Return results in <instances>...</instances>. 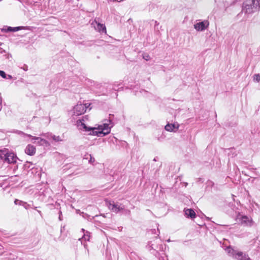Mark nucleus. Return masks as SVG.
Returning <instances> with one entry per match:
<instances>
[{"mask_svg":"<svg viewBox=\"0 0 260 260\" xmlns=\"http://www.w3.org/2000/svg\"><path fill=\"white\" fill-rule=\"evenodd\" d=\"M25 152L29 155H34L36 153V148L33 145L28 144L25 149Z\"/></svg>","mask_w":260,"mask_h":260,"instance_id":"12","label":"nucleus"},{"mask_svg":"<svg viewBox=\"0 0 260 260\" xmlns=\"http://www.w3.org/2000/svg\"><path fill=\"white\" fill-rule=\"evenodd\" d=\"M170 241H170V239H168V240H167V242H170Z\"/></svg>","mask_w":260,"mask_h":260,"instance_id":"25","label":"nucleus"},{"mask_svg":"<svg viewBox=\"0 0 260 260\" xmlns=\"http://www.w3.org/2000/svg\"><path fill=\"white\" fill-rule=\"evenodd\" d=\"M106 205L110 210L115 213H118L124 209V206L121 204H119L118 203H115L113 201H107Z\"/></svg>","mask_w":260,"mask_h":260,"instance_id":"5","label":"nucleus"},{"mask_svg":"<svg viewBox=\"0 0 260 260\" xmlns=\"http://www.w3.org/2000/svg\"><path fill=\"white\" fill-rule=\"evenodd\" d=\"M0 76L3 78H7V75L4 71H0Z\"/></svg>","mask_w":260,"mask_h":260,"instance_id":"19","label":"nucleus"},{"mask_svg":"<svg viewBox=\"0 0 260 260\" xmlns=\"http://www.w3.org/2000/svg\"><path fill=\"white\" fill-rule=\"evenodd\" d=\"M38 212L40 214H41V211H40L38 210Z\"/></svg>","mask_w":260,"mask_h":260,"instance_id":"26","label":"nucleus"},{"mask_svg":"<svg viewBox=\"0 0 260 260\" xmlns=\"http://www.w3.org/2000/svg\"><path fill=\"white\" fill-rule=\"evenodd\" d=\"M256 2L257 3V7H258V9H260V0H256Z\"/></svg>","mask_w":260,"mask_h":260,"instance_id":"22","label":"nucleus"},{"mask_svg":"<svg viewBox=\"0 0 260 260\" xmlns=\"http://www.w3.org/2000/svg\"><path fill=\"white\" fill-rule=\"evenodd\" d=\"M89 106V105H88V104H80L76 105L73 109V115L79 116L84 113Z\"/></svg>","mask_w":260,"mask_h":260,"instance_id":"6","label":"nucleus"},{"mask_svg":"<svg viewBox=\"0 0 260 260\" xmlns=\"http://www.w3.org/2000/svg\"><path fill=\"white\" fill-rule=\"evenodd\" d=\"M209 22L207 20L199 21L193 25L194 28L198 31H203L208 27Z\"/></svg>","mask_w":260,"mask_h":260,"instance_id":"7","label":"nucleus"},{"mask_svg":"<svg viewBox=\"0 0 260 260\" xmlns=\"http://www.w3.org/2000/svg\"><path fill=\"white\" fill-rule=\"evenodd\" d=\"M84 159H89V162L92 163L94 162L95 159L91 156V154H87L84 155Z\"/></svg>","mask_w":260,"mask_h":260,"instance_id":"15","label":"nucleus"},{"mask_svg":"<svg viewBox=\"0 0 260 260\" xmlns=\"http://www.w3.org/2000/svg\"><path fill=\"white\" fill-rule=\"evenodd\" d=\"M179 127V124L177 123L173 124L168 123L165 126V128L167 131L173 132H176V131L178 129Z\"/></svg>","mask_w":260,"mask_h":260,"instance_id":"10","label":"nucleus"},{"mask_svg":"<svg viewBox=\"0 0 260 260\" xmlns=\"http://www.w3.org/2000/svg\"><path fill=\"white\" fill-rule=\"evenodd\" d=\"M185 215L187 218L194 219L196 217L195 212L191 209H184V210Z\"/></svg>","mask_w":260,"mask_h":260,"instance_id":"11","label":"nucleus"},{"mask_svg":"<svg viewBox=\"0 0 260 260\" xmlns=\"http://www.w3.org/2000/svg\"><path fill=\"white\" fill-rule=\"evenodd\" d=\"M15 205H19L23 206L26 209H27L29 207V205L27 204L26 202L22 201L16 199L14 201Z\"/></svg>","mask_w":260,"mask_h":260,"instance_id":"14","label":"nucleus"},{"mask_svg":"<svg viewBox=\"0 0 260 260\" xmlns=\"http://www.w3.org/2000/svg\"><path fill=\"white\" fill-rule=\"evenodd\" d=\"M7 78L11 79L12 78V76L11 75H8V76H7Z\"/></svg>","mask_w":260,"mask_h":260,"instance_id":"23","label":"nucleus"},{"mask_svg":"<svg viewBox=\"0 0 260 260\" xmlns=\"http://www.w3.org/2000/svg\"><path fill=\"white\" fill-rule=\"evenodd\" d=\"M84 119H79L77 121V125L80 129H84L86 131L89 132V135L98 136L99 137L104 136L110 132V127L107 123L99 125L98 127H87L85 123Z\"/></svg>","mask_w":260,"mask_h":260,"instance_id":"1","label":"nucleus"},{"mask_svg":"<svg viewBox=\"0 0 260 260\" xmlns=\"http://www.w3.org/2000/svg\"><path fill=\"white\" fill-rule=\"evenodd\" d=\"M52 138L54 141H55L56 142H59V141H62L61 139L60 138V137L59 136H56L53 135L52 136Z\"/></svg>","mask_w":260,"mask_h":260,"instance_id":"17","label":"nucleus"},{"mask_svg":"<svg viewBox=\"0 0 260 260\" xmlns=\"http://www.w3.org/2000/svg\"><path fill=\"white\" fill-rule=\"evenodd\" d=\"M259 10L256 0H246L243 4V12L246 14H251Z\"/></svg>","mask_w":260,"mask_h":260,"instance_id":"2","label":"nucleus"},{"mask_svg":"<svg viewBox=\"0 0 260 260\" xmlns=\"http://www.w3.org/2000/svg\"><path fill=\"white\" fill-rule=\"evenodd\" d=\"M143 58L146 60H149L150 59V57L149 55L146 54L143 55Z\"/></svg>","mask_w":260,"mask_h":260,"instance_id":"21","label":"nucleus"},{"mask_svg":"<svg viewBox=\"0 0 260 260\" xmlns=\"http://www.w3.org/2000/svg\"><path fill=\"white\" fill-rule=\"evenodd\" d=\"M20 29V27H9L7 28L6 31H17Z\"/></svg>","mask_w":260,"mask_h":260,"instance_id":"16","label":"nucleus"},{"mask_svg":"<svg viewBox=\"0 0 260 260\" xmlns=\"http://www.w3.org/2000/svg\"><path fill=\"white\" fill-rule=\"evenodd\" d=\"M253 80L258 82L260 81V75L259 74H255L253 76Z\"/></svg>","mask_w":260,"mask_h":260,"instance_id":"18","label":"nucleus"},{"mask_svg":"<svg viewBox=\"0 0 260 260\" xmlns=\"http://www.w3.org/2000/svg\"><path fill=\"white\" fill-rule=\"evenodd\" d=\"M21 134L22 137H23L24 138L25 137H28L31 138L32 140L37 141V142L35 141L34 143H37L39 145H45V146H49V143L46 140H45L44 139H42L40 137H33L31 135L25 134L22 132H21Z\"/></svg>","mask_w":260,"mask_h":260,"instance_id":"8","label":"nucleus"},{"mask_svg":"<svg viewBox=\"0 0 260 260\" xmlns=\"http://www.w3.org/2000/svg\"><path fill=\"white\" fill-rule=\"evenodd\" d=\"M95 25H96L94 26L95 29H96L100 32H106V27L104 25L101 24L99 23H98L97 22H95Z\"/></svg>","mask_w":260,"mask_h":260,"instance_id":"13","label":"nucleus"},{"mask_svg":"<svg viewBox=\"0 0 260 260\" xmlns=\"http://www.w3.org/2000/svg\"><path fill=\"white\" fill-rule=\"evenodd\" d=\"M225 250L229 256L237 260H250L248 255L242 251L235 250L230 247H227Z\"/></svg>","mask_w":260,"mask_h":260,"instance_id":"3","label":"nucleus"},{"mask_svg":"<svg viewBox=\"0 0 260 260\" xmlns=\"http://www.w3.org/2000/svg\"><path fill=\"white\" fill-rule=\"evenodd\" d=\"M24 70H25V71H26V70H27V69L24 68Z\"/></svg>","mask_w":260,"mask_h":260,"instance_id":"27","label":"nucleus"},{"mask_svg":"<svg viewBox=\"0 0 260 260\" xmlns=\"http://www.w3.org/2000/svg\"><path fill=\"white\" fill-rule=\"evenodd\" d=\"M237 220L242 224L248 226L252 225V220L246 216L239 215L237 218Z\"/></svg>","mask_w":260,"mask_h":260,"instance_id":"9","label":"nucleus"},{"mask_svg":"<svg viewBox=\"0 0 260 260\" xmlns=\"http://www.w3.org/2000/svg\"><path fill=\"white\" fill-rule=\"evenodd\" d=\"M0 158L9 164L16 163L17 157L13 153L8 152L7 150L0 151Z\"/></svg>","mask_w":260,"mask_h":260,"instance_id":"4","label":"nucleus"},{"mask_svg":"<svg viewBox=\"0 0 260 260\" xmlns=\"http://www.w3.org/2000/svg\"><path fill=\"white\" fill-rule=\"evenodd\" d=\"M82 238L84 239L85 241H89V236L88 234H84V236L82 237Z\"/></svg>","mask_w":260,"mask_h":260,"instance_id":"20","label":"nucleus"},{"mask_svg":"<svg viewBox=\"0 0 260 260\" xmlns=\"http://www.w3.org/2000/svg\"><path fill=\"white\" fill-rule=\"evenodd\" d=\"M116 1H117L118 2H122L123 1V0H115Z\"/></svg>","mask_w":260,"mask_h":260,"instance_id":"24","label":"nucleus"}]
</instances>
